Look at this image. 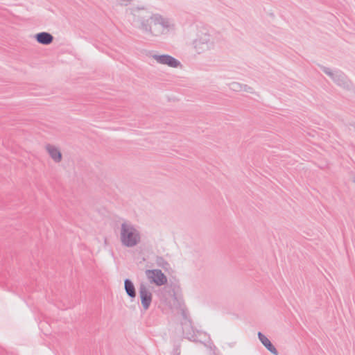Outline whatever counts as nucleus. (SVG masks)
<instances>
[{"mask_svg": "<svg viewBox=\"0 0 355 355\" xmlns=\"http://www.w3.org/2000/svg\"><path fill=\"white\" fill-rule=\"evenodd\" d=\"M120 240L123 246L133 248L141 242V234L130 223H123L121 225Z\"/></svg>", "mask_w": 355, "mask_h": 355, "instance_id": "obj_1", "label": "nucleus"}, {"mask_svg": "<svg viewBox=\"0 0 355 355\" xmlns=\"http://www.w3.org/2000/svg\"><path fill=\"white\" fill-rule=\"evenodd\" d=\"M193 47L198 53H204L214 46V38L206 29L200 31L193 40Z\"/></svg>", "mask_w": 355, "mask_h": 355, "instance_id": "obj_2", "label": "nucleus"}, {"mask_svg": "<svg viewBox=\"0 0 355 355\" xmlns=\"http://www.w3.org/2000/svg\"><path fill=\"white\" fill-rule=\"evenodd\" d=\"M320 67L338 86L346 89H350L352 88V82L342 71L339 69L333 71L324 66H320Z\"/></svg>", "mask_w": 355, "mask_h": 355, "instance_id": "obj_3", "label": "nucleus"}, {"mask_svg": "<svg viewBox=\"0 0 355 355\" xmlns=\"http://www.w3.org/2000/svg\"><path fill=\"white\" fill-rule=\"evenodd\" d=\"M145 273L149 282L157 286L167 283L166 276L159 269L146 270Z\"/></svg>", "mask_w": 355, "mask_h": 355, "instance_id": "obj_4", "label": "nucleus"}, {"mask_svg": "<svg viewBox=\"0 0 355 355\" xmlns=\"http://www.w3.org/2000/svg\"><path fill=\"white\" fill-rule=\"evenodd\" d=\"M131 15L133 17L132 21L135 24H138L142 21L151 19L153 22V17L154 15L150 13L147 9L144 8L136 7L130 9Z\"/></svg>", "mask_w": 355, "mask_h": 355, "instance_id": "obj_5", "label": "nucleus"}, {"mask_svg": "<svg viewBox=\"0 0 355 355\" xmlns=\"http://www.w3.org/2000/svg\"><path fill=\"white\" fill-rule=\"evenodd\" d=\"M139 293L143 309L146 311L152 302L153 294L144 283H141L139 287Z\"/></svg>", "mask_w": 355, "mask_h": 355, "instance_id": "obj_6", "label": "nucleus"}, {"mask_svg": "<svg viewBox=\"0 0 355 355\" xmlns=\"http://www.w3.org/2000/svg\"><path fill=\"white\" fill-rule=\"evenodd\" d=\"M152 58L158 63L167 65L170 67L177 68L181 66V62L178 60L168 54H154L152 55Z\"/></svg>", "mask_w": 355, "mask_h": 355, "instance_id": "obj_7", "label": "nucleus"}, {"mask_svg": "<svg viewBox=\"0 0 355 355\" xmlns=\"http://www.w3.org/2000/svg\"><path fill=\"white\" fill-rule=\"evenodd\" d=\"M257 335L260 342L270 353L274 355H278V351L264 334L259 331Z\"/></svg>", "mask_w": 355, "mask_h": 355, "instance_id": "obj_8", "label": "nucleus"}, {"mask_svg": "<svg viewBox=\"0 0 355 355\" xmlns=\"http://www.w3.org/2000/svg\"><path fill=\"white\" fill-rule=\"evenodd\" d=\"M36 41L44 45L50 44L53 40V36L47 32H41L35 35Z\"/></svg>", "mask_w": 355, "mask_h": 355, "instance_id": "obj_9", "label": "nucleus"}, {"mask_svg": "<svg viewBox=\"0 0 355 355\" xmlns=\"http://www.w3.org/2000/svg\"><path fill=\"white\" fill-rule=\"evenodd\" d=\"M46 150L55 162L58 163L61 162L62 153L58 148L51 144H47L46 146Z\"/></svg>", "mask_w": 355, "mask_h": 355, "instance_id": "obj_10", "label": "nucleus"}, {"mask_svg": "<svg viewBox=\"0 0 355 355\" xmlns=\"http://www.w3.org/2000/svg\"><path fill=\"white\" fill-rule=\"evenodd\" d=\"M124 288L128 296L133 300L137 295L136 289L133 282L130 279L124 280Z\"/></svg>", "mask_w": 355, "mask_h": 355, "instance_id": "obj_11", "label": "nucleus"}, {"mask_svg": "<svg viewBox=\"0 0 355 355\" xmlns=\"http://www.w3.org/2000/svg\"><path fill=\"white\" fill-rule=\"evenodd\" d=\"M153 23L154 25H161L164 28H167L170 26L168 20L163 18L159 14L154 15V17H153Z\"/></svg>", "mask_w": 355, "mask_h": 355, "instance_id": "obj_12", "label": "nucleus"}, {"mask_svg": "<svg viewBox=\"0 0 355 355\" xmlns=\"http://www.w3.org/2000/svg\"><path fill=\"white\" fill-rule=\"evenodd\" d=\"M150 20L151 21V19H148L147 20H144L138 23V28L145 33H149L152 34L153 31L150 26Z\"/></svg>", "mask_w": 355, "mask_h": 355, "instance_id": "obj_13", "label": "nucleus"}, {"mask_svg": "<svg viewBox=\"0 0 355 355\" xmlns=\"http://www.w3.org/2000/svg\"><path fill=\"white\" fill-rule=\"evenodd\" d=\"M155 262L159 267L162 268L165 270H168L171 268L169 263L161 256H157Z\"/></svg>", "mask_w": 355, "mask_h": 355, "instance_id": "obj_14", "label": "nucleus"}, {"mask_svg": "<svg viewBox=\"0 0 355 355\" xmlns=\"http://www.w3.org/2000/svg\"><path fill=\"white\" fill-rule=\"evenodd\" d=\"M230 88L234 92H241L242 91V84L237 82H233L230 84Z\"/></svg>", "mask_w": 355, "mask_h": 355, "instance_id": "obj_15", "label": "nucleus"}, {"mask_svg": "<svg viewBox=\"0 0 355 355\" xmlns=\"http://www.w3.org/2000/svg\"><path fill=\"white\" fill-rule=\"evenodd\" d=\"M242 91H244V92H248L250 94L254 93V89L252 87L248 86V85H245V84H242Z\"/></svg>", "mask_w": 355, "mask_h": 355, "instance_id": "obj_16", "label": "nucleus"}, {"mask_svg": "<svg viewBox=\"0 0 355 355\" xmlns=\"http://www.w3.org/2000/svg\"><path fill=\"white\" fill-rule=\"evenodd\" d=\"M132 0H115V1L120 4L121 6H127L130 3Z\"/></svg>", "mask_w": 355, "mask_h": 355, "instance_id": "obj_17", "label": "nucleus"}, {"mask_svg": "<svg viewBox=\"0 0 355 355\" xmlns=\"http://www.w3.org/2000/svg\"><path fill=\"white\" fill-rule=\"evenodd\" d=\"M182 314L184 318H187V313H186L185 311L182 310Z\"/></svg>", "mask_w": 355, "mask_h": 355, "instance_id": "obj_18", "label": "nucleus"}]
</instances>
